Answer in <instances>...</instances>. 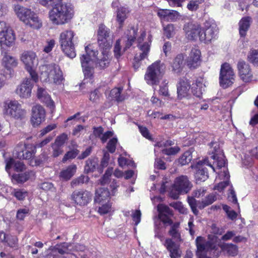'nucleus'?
<instances>
[{"label":"nucleus","instance_id":"f257e3e1","mask_svg":"<svg viewBox=\"0 0 258 258\" xmlns=\"http://www.w3.org/2000/svg\"><path fill=\"white\" fill-rule=\"evenodd\" d=\"M74 13L71 5L61 3L49 11V17L53 24L62 25L70 21Z\"/></svg>","mask_w":258,"mask_h":258},{"label":"nucleus","instance_id":"f03ea898","mask_svg":"<svg viewBox=\"0 0 258 258\" xmlns=\"http://www.w3.org/2000/svg\"><path fill=\"white\" fill-rule=\"evenodd\" d=\"M165 66L160 60H157L149 66L145 75V79L148 84L157 85L162 78Z\"/></svg>","mask_w":258,"mask_h":258},{"label":"nucleus","instance_id":"7ed1b4c3","mask_svg":"<svg viewBox=\"0 0 258 258\" xmlns=\"http://www.w3.org/2000/svg\"><path fill=\"white\" fill-rule=\"evenodd\" d=\"M88 46L85 47L86 54H83L80 58L82 67L83 68L84 76L86 78L91 79L94 74V64L92 57H96L98 51L91 50L89 51Z\"/></svg>","mask_w":258,"mask_h":258},{"label":"nucleus","instance_id":"20e7f679","mask_svg":"<svg viewBox=\"0 0 258 258\" xmlns=\"http://www.w3.org/2000/svg\"><path fill=\"white\" fill-rule=\"evenodd\" d=\"M74 33L72 31H66L60 35L59 42L61 48L66 55L71 58H74L76 53L75 46L72 41Z\"/></svg>","mask_w":258,"mask_h":258},{"label":"nucleus","instance_id":"39448f33","mask_svg":"<svg viewBox=\"0 0 258 258\" xmlns=\"http://www.w3.org/2000/svg\"><path fill=\"white\" fill-rule=\"evenodd\" d=\"M21 59L25 64L30 77L34 82H37L38 80V77L36 72L33 70L34 66L38 63L35 53L32 51H25L22 54Z\"/></svg>","mask_w":258,"mask_h":258},{"label":"nucleus","instance_id":"423d86ee","mask_svg":"<svg viewBox=\"0 0 258 258\" xmlns=\"http://www.w3.org/2000/svg\"><path fill=\"white\" fill-rule=\"evenodd\" d=\"M37 150L36 147L32 144L19 143L15 148V154L17 158L20 160H25L29 162L34 157Z\"/></svg>","mask_w":258,"mask_h":258},{"label":"nucleus","instance_id":"0eeeda50","mask_svg":"<svg viewBox=\"0 0 258 258\" xmlns=\"http://www.w3.org/2000/svg\"><path fill=\"white\" fill-rule=\"evenodd\" d=\"M137 31L138 29L133 27L127 30L126 33L127 40L125 42V46L122 51H121L120 39H119L116 40L113 50L114 56L116 58H118L122 54L123 52L126 51L133 45L136 39Z\"/></svg>","mask_w":258,"mask_h":258},{"label":"nucleus","instance_id":"6e6552de","mask_svg":"<svg viewBox=\"0 0 258 258\" xmlns=\"http://www.w3.org/2000/svg\"><path fill=\"white\" fill-rule=\"evenodd\" d=\"M235 74L230 65L225 62L221 67L219 81L221 87L226 88L234 82Z\"/></svg>","mask_w":258,"mask_h":258},{"label":"nucleus","instance_id":"1a4fd4ad","mask_svg":"<svg viewBox=\"0 0 258 258\" xmlns=\"http://www.w3.org/2000/svg\"><path fill=\"white\" fill-rule=\"evenodd\" d=\"M207 166L210 167L214 171V167L209 163L207 159L198 161L194 166L195 169V178L196 183L203 182L209 178Z\"/></svg>","mask_w":258,"mask_h":258},{"label":"nucleus","instance_id":"9d476101","mask_svg":"<svg viewBox=\"0 0 258 258\" xmlns=\"http://www.w3.org/2000/svg\"><path fill=\"white\" fill-rule=\"evenodd\" d=\"M15 40L13 31L7 27L4 21H0V44L2 46L11 47L14 44Z\"/></svg>","mask_w":258,"mask_h":258},{"label":"nucleus","instance_id":"9b49d317","mask_svg":"<svg viewBox=\"0 0 258 258\" xmlns=\"http://www.w3.org/2000/svg\"><path fill=\"white\" fill-rule=\"evenodd\" d=\"M91 192L85 189L74 190L71 195V200L77 205L85 206L92 200Z\"/></svg>","mask_w":258,"mask_h":258},{"label":"nucleus","instance_id":"f8f14e48","mask_svg":"<svg viewBox=\"0 0 258 258\" xmlns=\"http://www.w3.org/2000/svg\"><path fill=\"white\" fill-rule=\"evenodd\" d=\"M42 70L45 72V77L53 79L56 84H60L63 79L61 71L55 63L44 65L42 66Z\"/></svg>","mask_w":258,"mask_h":258},{"label":"nucleus","instance_id":"ddd939ff","mask_svg":"<svg viewBox=\"0 0 258 258\" xmlns=\"http://www.w3.org/2000/svg\"><path fill=\"white\" fill-rule=\"evenodd\" d=\"M158 218L165 226L171 225L173 223L171 217L174 215L173 211L168 206L164 204H159L157 206Z\"/></svg>","mask_w":258,"mask_h":258},{"label":"nucleus","instance_id":"4468645a","mask_svg":"<svg viewBox=\"0 0 258 258\" xmlns=\"http://www.w3.org/2000/svg\"><path fill=\"white\" fill-rule=\"evenodd\" d=\"M205 30L202 32L200 40L207 42L211 41L217 33L218 28L216 23L213 21H207L205 23Z\"/></svg>","mask_w":258,"mask_h":258},{"label":"nucleus","instance_id":"2eb2a0df","mask_svg":"<svg viewBox=\"0 0 258 258\" xmlns=\"http://www.w3.org/2000/svg\"><path fill=\"white\" fill-rule=\"evenodd\" d=\"M173 187L178 194H187L191 189L192 184L186 176L181 175L176 178Z\"/></svg>","mask_w":258,"mask_h":258},{"label":"nucleus","instance_id":"dca6fc26","mask_svg":"<svg viewBox=\"0 0 258 258\" xmlns=\"http://www.w3.org/2000/svg\"><path fill=\"white\" fill-rule=\"evenodd\" d=\"M221 250L218 251L214 253V256L219 257L223 252L224 255L227 256L235 257L238 254L239 249L237 245L232 243L223 242L219 245Z\"/></svg>","mask_w":258,"mask_h":258},{"label":"nucleus","instance_id":"f3484780","mask_svg":"<svg viewBox=\"0 0 258 258\" xmlns=\"http://www.w3.org/2000/svg\"><path fill=\"white\" fill-rule=\"evenodd\" d=\"M34 81L32 78H25L23 83L16 89V93L21 98H27L30 97L31 90ZM35 83H36L35 82Z\"/></svg>","mask_w":258,"mask_h":258},{"label":"nucleus","instance_id":"a211bd4d","mask_svg":"<svg viewBox=\"0 0 258 258\" xmlns=\"http://www.w3.org/2000/svg\"><path fill=\"white\" fill-rule=\"evenodd\" d=\"M10 47L6 46H1L2 54L3 56L2 65L7 70L15 68L18 65V60L8 53L10 51L8 48Z\"/></svg>","mask_w":258,"mask_h":258},{"label":"nucleus","instance_id":"6ab92c4d","mask_svg":"<svg viewBox=\"0 0 258 258\" xmlns=\"http://www.w3.org/2000/svg\"><path fill=\"white\" fill-rule=\"evenodd\" d=\"M183 30L188 39L195 40L198 37L200 38L201 27L198 24L192 22L186 23L184 25Z\"/></svg>","mask_w":258,"mask_h":258},{"label":"nucleus","instance_id":"aec40b11","mask_svg":"<svg viewBox=\"0 0 258 258\" xmlns=\"http://www.w3.org/2000/svg\"><path fill=\"white\" fill-rule=\"evenodd\" d=\"M237 66L239 76L243 81H250L252 78V74L250 66L244 60H240L238 62Z\"/></svg>","mask_w":258,"mask_h":258},{"label":"nucleus","instance_id":"412c9836","mask_svg":"<svg viewBox=\"0 0 258 258\" xmlns=\"http://www.w3.org/2000/svg\"><path fill=\"white\" fill-rule=\"evenodd\" d=\"M163 245L169 251L170 258H180L181 256L182 252L179 245L171 238H166Z\"/></svg>","mask_w":258,"mask_h":258},{"label":"nucleus","instance_id":"4be33fe9","mask_svg":"<svg viewBox=\"0 0 258 258\" xmlns=\"http://www.w3.org/2000/svg\"><path fill=\"white\" fill-rule=\"evenodd\" d=\"M201 51L198 49H192L186 61L187 66L190 69H195L201 63Z\"/></svg>","mask_w":258,"mask_h":258},{"label":"nucleus","instance_id":"5701e85b","mask_svg":"<svg viewBox=\"0 0 258 258\" xmlns=\"http://www.w3.org/2000/svg\"><path fill=\"white\" fill-rule=\"evenodd\" d=\"M139 48L142 52L140 53L139 55L136 54L135 56L134 62H133V67L135 70H137L140 67V61L147 56L150 50V45L146 42L140 45Z\"/></svg>","mask_w":258,"mask_h":258},{"label":"nucleus","instance_id":"b1692460","mask_svg":"<svg viewBox=\"0 0 258 258\" xmlns=\"http://www.w3.org/2000/svg\"><path fill=\"white\" fill-rule=\"evenodd\" d=\"M110 199V192L107 188L100 187L95 191L94 202L102 204Z\"/></svg>","mask_w":258,"mask_h":258},{"label":"nucleus","instance_id":"393cba45","mask_svg":"<svg viewBox=\"0 0 258 258\" xmlns=\"http://www.w3.org/2000/svg\"><path fill=\"white\" fill-rule=\"evenodd\" d=\"M190 82L186 78H182L179 80L177 85V93L179 98L186 96L190 88Z\"/></svg>","mask_w":258,"mask_h":258},{"label":"nucleus","instance_id":"a878e982","mask_svg":"<svg viewBox=\"0 0 258 258\" xmlns=\"http://www.w3.org/2000/svg\"><path fill=\"white\" fill-rule=\"evenodd\" d=\"M14 10L20 20L25 23L30 18L33 13L31 10L17 5H14Z\"/></svg>","mask_w":258,"mask_h":258},{"label":"nucleus","instance_id":"bb28decb","mask_svg":"<svg viewBox=\"0 0 258 258\" xmlns=\"http://www.w3.org/2000/svg\"><path fill=\"white\" fill-rule=\"evenodd\" d=\"M6 113H19L22 111V106L16 100H7L4 103Z\"/></svg>","mask_w":258,"mask_h":258},{"label":"nucleus","instance_id":"cd10ccee","mask_svg":"<svg viewBox=\"0 0 258 258\" xmlns=\"http://www.w3.org/2000/svg\"><path fill=\"white\" fill-rule=\"evenodd\" d=\"M221 243L217 236L209 235L207 242L206 251H214L213 253L214 254L215 252L219 251L218 247H219V245H220Z\"/></svg>","mask_w":258,"mask_h":258},{"label":"nucleus","instance_id":"c85d7f7f","mask_svg":"<svg viewBox=\"0 0 258 258\" xmlns=\"http://www.w3.org/2000/svg\"><path fill=\"white\" fill-rule=\"evenodd\" d=\"M207 242V240L204 237L199 236L196 238L195 241L197 247L196 254L197 258L199 257L200 256H202L205 254L203 252L206 251Z\"/></svg>","mask_w":258,"mask_h":258},{"label":"nucleus","instance_id":"c756f323","mask_svg":"<svg viewBox=\"0 0 258 258\" xmlns=\"http://www.w3.org/2000/svg\"><path fill=\"white\" fill-rule=\"evenodd\" d=\"M34 176L35 172L33 171L28 170L24 173L14 174L12 175V180L17 183H23Z\"/></svg>","mask_w":258,"mask_h":258},{"label":"nucleus","instance_id":"7c9ffc66","mask_svg":"<svg viewBox=\"0 0 258 258\" xmlns=\"http://www.w3.org/2000/svg\"><path fill=\"white\" fill-rule=\"evenodd\" d=\"M76 170L77 166L75 164L70 165L60 171L59 178L62 180L68 181L74 176Z\"/></svg>","mask_w":258,"mask_h":258},{"label":"nucleus","instance_id":"2f4dec72","mask_svg":"<svg viewBox=\"0 0 258 258\" xmlns=\"http://www.w3.org/2000/svg\"><path fill=\"white\" fill-rule=\"evenodd\" d=\"M184 56L182 53L178 54L176 55L172 63L173 72L177 74H179L181 72L184 64Z\"/></svg>","mask_w":258,"mask_h":258},{"label":"nucleus","instance_id":"473e14b6","mask_svg":"<svg viewBox=\"0 0 258 258\" xmlns=\"http://www.w3.org/2000/svg\"><path fill=\"white\" fill-rule=\"evenodd\" d=\"M37 97L41 101L46 104L50 108L54 107V102L51 99L50 96L45 89L42 88H38L37 90Z\"/></svg>","mask_w":258,"mask_h":258},{"label":"nucleus","instance_id":"72a5a7b5","mask_svg":"<svg viewBox=\"0 0 258 258\" xmlns=\"http://www.w3.org/2000/svg\"><path fill=\"white\" fill-rule=\"evenodd\" d=\"M49 157L45 152H43L39 155L34 156L32 160L29 162V165L32 167L43 166L47 162Z\"/></svg>","mask_w":258,"mask_h":258},{"label":"nucleus","instance_id":"f704fd0d","mask_svg":"<svg viewBox=\"0 0 258 258\" xmlns=\"http://www.w3.org/2000/svg\"><path fill=\"white\" fill-rule=\"evenodd\" d=\"M205 85L203 84L202 78L198 79L195 83L192 84V93L196 97L201 98L203 92L205 91Z\"/></svg>","mask_w":258,"mask_h":258},{"label":"nucleus","instance_id":"c9c22d12","mask_svg":"<svg viewBox=\"0 0 258 258\" xmlns=\"http://www.w3.org/2000/svg\"><path fill=\"white\" fill-rule=\"evenodd\" d=\"M251 22V18L250 17L242 18L239 22V34L241 37H244L249 29Z\"/></svg>","mask_w":258,"mask_h":258},{"label":"nucleus","instance_id":"e433bc0d","mask_svg":"<svg viewBox=\"0 0 258 258\" xmlns=\"http://www.w3.org/2000/svg\"><path fill=\"white\" fill-rule=\"evenodd\" d=\"M221 152L219 148L217 150L215 148L214 150L212 152L213 155L212 156V158L216 160L217 166L219 168L225 167L227 164L226 160L223 158V155Z\"/></svg>","mask_w":258,"mask_h":258},{"label":"nucleus","instance_id":"4c0bfd02","mask_svg":"<svg viewBox=\"0 0 258 258\" xmlns=\"http://www.w3.org/2000/svg\"><path fill=\"white\" fill-rule=\"evenodd\" d=\"M98 165V160L97 158H89L86 161L84 171L86 173L93 172L96 170Z\"/></svg>","mask_w":258,"mask_h":258},{"label":"nucleus","instance_id":"58836bf2","mask_svg":"<svg viewBox=\"0 0 258 258\" xmlns=\"http://www.w3.org/2000/svg\"><path fill=\"white\" fill-rule=\"evenodd\" d=\"M4 239L2 241L7 243V245L11 248H16L18 246V239L15 235L4 233Z\"/></svg>","mask_w":258,"mask_h":258},{"label":"nucleus","instance_id":"ea45409f","mask_svg":"<svg viewBox=\"0 0 258 258\" xmlns=\"http://www.w3.org/2000/svg\"><path fill=\"white\" fill-rule=\"evenodd\" d=\"M99 46L103 49V51H105L107 52V50L109 49L112 46V39L110 37H98L97 39Z\"/></svg>","mask_w":258,"mask_h":258},{"label":"nucleus","instance_id":"a19ab883","mask_svg":"<svg viewBox=\"0 0 258 258\" xmlns=\"http://www.w3.org/2000/svg\"><path fill=\"white\" fill-rule=\"evenodd\" d=\"M25 23L27 25H29L30 27L36 29L40 28L42 25L41 23L39 20L38 16L34 13H32L30 18H29Z\"/></svg>","mask_w":258,"mask_h":258},{"label":"nucleus","instance_id":"79ce46f5","mask_svg":"<svg viewBox=\"0 0 258 258\" xmlns=\"http://www.w3.org/2000/svg\"><path fill=\"white\" fill-rule=\"evenodd\" d=\"M122 88H115L110 91V96L117 102L123 101L125 98L123 94H121Z\"/></svg>","mask_w":258,"mask_h":258},{"label":"nucleus","instance_id":"37998d69","mask_svg":"<svg viewBox=\"0 0 258 258\" xmlns=\"http://www.w3.org/2000/svg\"><path fill=\"white\" fill-rule=\"evenodd\" d=\"M180 224L179 222H175L171 226L170 229L168 231V234L174 239L181 240L180 233L179 232L178 229Z\"/></svg>","mask_w":258,"mask_h":258},{"label":"nucleus","instance_id":"c03bdc74","mask_svg":"<svg viewBox=\"0 0 258 258\" xmlns=\"http://www.w3.org/2000/svg\"><path fill=\"white\" fill-rule=\"evenodd\" d=\"M102 53L103 57L101 59H98L96 62V67L100 69H105L108 66L110 62L107 56V52H105V51H102Z\"/></svg>","mask_w":258,"mask_h":258},{"label":"nucleus","instance_id":"a18cd8bd","mask_svg":"<svg viewBox=\"0 0 258 258\" xmlns=\"http://www.w3.org/2000/svg\"><path fill=\"white\" fill-rule=\"evenodd\" d=\"M12 195L18 201H24L28 196V191L23 188H14Z\"/></svg>","mask_w":258,"mask_h":258},{"label":"nucleus","instance_id":"49530a36","mask_svg":"<svg viewBox=\"0 0 258 258\" xmlns=\"http://www.w3.org/2000/svg\"><path fill=\"white\" fill-rule=\"evenodd\" d=\"M247 60L254 66L258 67V49H251L247 54Z\"/></svg>","mask_w":258,"mask_h":258},{"label":"nucleus","instance_id":"de8ad7c7","mask_svg":"<svg viewBox=\"0 0 258 258\" xmlns=\"http://www.w3.org/2000/svg\"><path fill=\"white\" fill-rule=\"evenodd\" d=\"M127 10L125 8H120L118 9L117 13V21L119 23V28H121L122 26L124 20L126 19V14Z\"/></svg>","mask_w":258,"mask_h":258},{"label":"nucleus","instance_id":"09e8293b","mask_svg":"<svg viewBox=\"0 0 258 258\" xmlns=\"http://www.w3.org/2000/svg\"><path fill=\"white\" fill-rule=\"evenodd\" d=\"M45 114H32L31 122L33 127L39 125L44 120Z\"/></svg>","mask_w":258,"mask_h":258},{"label":"nucleus","instance_id":"8fccbe9b","mask_svg":"<svg viewBox=\"0 0 258 258\" xmlns=\"http://www.w3.org/2000/svg\"><path fill=\"white\" fill-rule=\"evenodd\" d=\"M217 200V196L215 194H211L207 196L205 199L202 201L201 205L199 206L201 209L211 205Z\"/></svg>","mask_w":258,"mask_h":258},{"label":"nucleus","instance_id":"3c124183","mask_svg":"<svg viewBox=\"0 0 258 258\" xmlns=\"http://www.w3.org/2000/svg\"><path fill=\"white\" fill-rule=\"evenodd\" d=\"M79 150L77 148H74L67 152L62 159V162L65 163L69 160L75 159L79 154Z\"/></svg>","mask_w":258,"mask_h":258},{"label":"nucleus","instance_id":"603ef678","mask_svg":"<svg viewBox=\"0 0 258 258\" xmlns=\"http://www.w3.org/2000/svg\"><path fill=\"white\" fill-rule=\"evenodd\" d=\"M39 3L42 6L48 8L56 7L62 3V0H38Z\"/></svg>","mask_w":258,"mask_h":258},{"label":"nucleus","instance_id":"864d4df0","mask_svg":"<svg viewBox=\"0 0 258 258\" xmlns=\"http://www.w3.org/2000/svg\"><path fill=\"white\" fill-rule=\"evenodd\" d=\"M192 159V155L190 152H185L178 159V162L181 165L188 164Z\"/></svg>","mask_w":258,"mask_h":258},{"label":"nucleus","instance_id":"5fc2aeb1","mask_svg":"<svg viewBox=\"0 0 258 258\" xmlns=\"http://www.w3.org/2000/svg\"><path fill=\"white\" fill-rule=\"evenodd\" d=\"M110 30L109 29L107 28L104 25L101 24L99 25V29L98 30L97 36L98 37H110Z\"/></svg>","mask_w":258,"mask_h":258},{"label":"nucleus","instance_id":"6e6d98bb","mask_svg":"<svg viewBox=\"0 0 258 258\" xmlns=\"http://www.w3.org/2000/svg\"><path fill=\"white\" fill-rule=\"evenodd\" d=\"M169 206L177 210L181 214H187V209L184 207L182 203L180 201L171 203L169 204Z\"/></svg>","mask_w":258,"mask_h":258},{"label":"nucleus","instance_id":"4d7b16f0","mask_svg":"<svg viewBox=\"0 0 258 258\" xmlns=\"http://www.w3.org/2000/svg\"><path fill=\"white\" fill-rule=\"evenodd\" d=\"M180 151V148L178 146L173 147L165 148L161 150V153L166 155L171 156L175 155Z\"/></svg>","mask_w":258,"mask_h":258},{"label":"nucleus","instance_id":"13d9d810","mask_svg":"<svg viewBox=\"0 0 258 258\" xmlns=\"http://www.w3.org/2000/svg\"><path fill=\"white\" fill-rule=\"evenodd\" d=\"M117 142V138L113 137L107 143L106 148L110 153H114L115 152Z\"/></svg>","mask_w":258,"mask_h":258},{"label":"nucleus","instance_id":"bf43d9fd","mask_svg":"<svg viewBox=\"0 0 258 258\" xmlns=\"http://www.w3.org/2000/svg\"><path fill=\"white\" fill-rule=\"evenodd\" d=\"M112 204L109 201L105 204H102L98 208V212L101 215H105L111 211Z\"/></svg>","mask_w":258,"mask_h":258},{"label":"nucleus","instance_id":"052dcab7","mask_svg":"<svg viewBox=\"0 0 258 258\" xmlns=\"http://www.w3.org/2000/svg\"><path fill=\"white\" fill-rule=\"evenodd\" d=\"M68 139L69 138L68 135L66 133H62L56 138L53 143L56 145L63 147V145L68 140Z\"/></svg>","mask_w":258,"mask_h":258},{"label":"nucleus","instance_id":"680f3d73","mask_svg":"<svg viewBox=\"0 0 258 258\" xmlns=\"http://www.w3.org/2000/svg\"><path fill=\"white\" fill-rule=\"evenodd\" d=\"M51 147L52 149V156L54 158L58 157L63 152L62 149L63 147L62 146L56 145L54 143H52Z\"/></svg>","mask_w":258,"mask_h":258},{"label":"nucleus","instance_id":"e2e57ef3","mask_svg":"<svg viewBox=\"0 0 258 258\" xmlns=\"http://www.w3.org/2000/svg\"><path fill=\"white\" fill-rule=\"evenodd\" d=\"M187 202L191 209L192 212L195 215H198L199 211L197 209V203L196 200L192 197H188Z\"/></svg>","mask_w":258,"mask_h":258},{"label":"nucleus","instance_id":"0e129e2a","mask_svg":"<svg viewBox=\"0 0 258 258\" xmlns=\"http://www.w3.org/2000/svg\"><path fill=\"white\" fill-rule=\"evenodd\" d=\"M228 200L233 204L237 205L238 208L239 207L235 192L232 186H231L229 189V192L228 195Z\"/></svg>","mask_w":258,"mask_h":258},{"label":"nucleus","instance_id":"69168bd1","mask_svg":"<svg viewBox=\"0 0 258 258\" xmlns=\"http://www.w3.org/2000/svg\"><path fill=\"white\" fill-rule=\"evenodd\" d=\"M174 32V25L172 24H168L164 28V34L167 38H169L172 36Z\"/></svg>","mask_w":258,"mask_h":258},{"label":"nucleus","instance_id":"338daca9","mask_svg":"<svg viewBox=\"0 0 258 258\" xmlns=\"http://www.w3.org/2000/svg\"><path fill=\"white\" fill-rule=\"evenodd\" d=\"M88 177L87 176H85L84 175H81L78 178L73 180L71 182V184L72 186H76L80 184H83L85 181V179H86V181H87Z\"/></svg>","mask_w":258,"mask_h":258},{"label":"nucleus","instance_id":"774afa93","mask_svg":"<svg viewBox=\"0 0 258 258\" xmlns=\"http://www.w3.org/2000/svg\"><path fill=\"white\" fill-rule=\"evenodd\" d=\"M119 187V183L115 179L110 182L109 188L111 191L110 195L115 196L117 191V188Z\"/></svg>","mask_w":258,"mask_h":258}]
</instances>
